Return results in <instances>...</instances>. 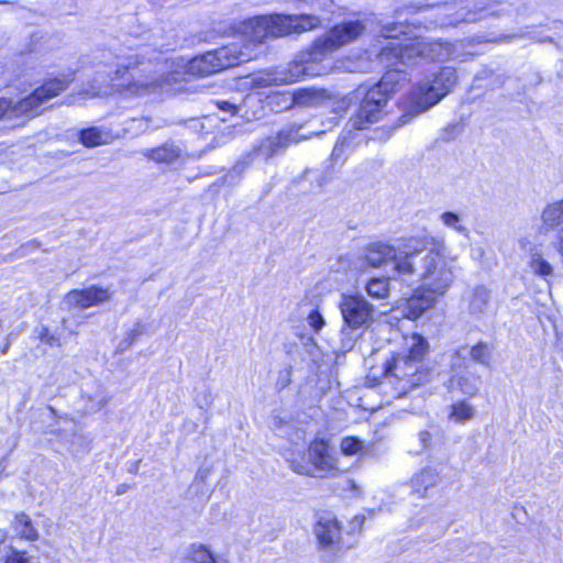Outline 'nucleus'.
<instances>
[{"mask_svg": "<svg viewBox=\"0 0 563 563\" xmlns=\"http://www.w3.org/2000/svg\"><path fill=\"white\" fill-rule=\"evenodd\" d=\"M432 246L427 249L428 240L416 239L413 250L407 253L398 264L404 282H420L422 287L438 297L443 296L454 280L452 267L443 255L444 243L431 239Z\"/></svg>", "mask_w": 563, "mask_h": 563, "instance_id": "obj_1", "label": "nucleus"}, {"mask_svg": "<svg viewBox=\"0 0 563 563\" xmlns=\"http://www.w3.org/2000/svg\"><path fill=\"white\" fill-rule=\"evenodd\" d=\"M404 351L395 353L384 365L380 389L390 398H400L429 380L430 373L422 361L428 342L419 334L405 339Z\"/></svg>", "mask_w": 563, "mask_h": 563, "instance_id": "obj_2", "label": "nucleus"}, {"mask_svg": "<svg viewBox=\"0 0 563 563\" xmlns=\"http://www.w3.org/2000/svg\"><path fill=\"white\" fill-rule=\"evenodd\" d=\"M457 75L452 67H442L432 77L420 81L406 98V112L400 117L402 124L412 117L423 113L439 103L455 86Z\"/></svg>", "mask_w": 563, "mask_h": 563, "instance_id": "obj_3", "label": "nucleus"}, {"mask_svg": "<svg viewBox=\"0 0 563 563\" xmlns=\"http://www.w3.org/2000/svg\"><path fill=\"white\" fill-rule=\"evenodd\" d=\"M320 19L312 14L301 15H258L249 19V47L251 43L263 44L267 38L286 36L291 33H301L317 27ZM249 51V60L256 58Z\"/></svg>", "mask_w": 563, "mask_h": 563, "instance_id": "obj_4", "label": "nucleus"}, {"mask_svg": "<svg viewBox=\"0 0 563 563\" xmlns=\"http://www.w3.org/2000/svg\"><path fill=\"white\" fill-rule=\"evenodd\" d=\"M400 80H405L404 69L387 70L380 81L367 90L357 112L349 120L347 126L354 131H361L379 121L385 113L390 95Z\"/></svg>", "mask_w": 563, "mask_h": 563, "instance_id": "obj_5", "label": "nucleus"}, {"mask_svg": "<svg viewBox=\"0 0 563 563\" xmlns=\"http://www.w3.org/2000/svg\"><path fill=\"white\" fill-rule=\"evenodd\" d=\"M453 54V45L448 42H416L402 46L396 42H389L382 48L380 59L386 60L393 69H402V67L416 65L418 57L430 59L432 62H443ZM406 71V69L404 68Z\"/></svg>", "mask_w": 563, "mask_h": 563, "instance_id": "obj_6", "label": "nucleus"}, {"mask_svg": "<svg viewBox=\"0 0 563 563\" xmlns=\"http://www.w3.org/2000/svg\"><path fill=\"white\" fill-rule=\"evenodd\" d=\"M286 462L292 472L309 477L324 478L340 471L329 443L322 439L313 440L307 452H291Z\"/></svg>", "mask_w": 563, "mask_h": 563, "instance_id": "obj_7", "label": "nucleus"}, {"mask_svg": "<svg viewBox=\"0 0 563 563\" xmlns=\"http://www.w3.org/2000/svg\"><path fill=\"white\" fill-rule=\"evenodd\" d=\"M73 80L71 74L56 78H49L25 98L13 102L12 100L0 99V119L16 118L20 115L34 117L42 112L43 106L52 98L64 91Z\"/></svg>", "mask_w": 563, "mask_h": 563, "instance_id": "obj_8", "label": "nucleus"}, {"mask_svg": "<svg viewBox=\"0 0 563 563\" xmlns=\"http://www.w3.org/2000/svg\"><path fill=\"white\" fill-rule=\"evenodd\" d=\"M141 64L137 55H117L115 62L109 66L115 68L111 81H118L114 86L123 92L131 95H146L154 92L157 89H164L165 81L163 79H135L131 70L135 69Z\"/></svg>", "mask_w": 563, "mask_h": 563, "instance_id": "obj_9", "label": "nucleus"}, {"mask_svg": "<svg viewBox=\"0 0 563 563\" xmlns=\"http://www.w3.org/2000/svg\"><path fill=\"white\" fill-rule=\"evenodd\" d=\"M364 30V24L357 20L336 24L312 43L310 56H312V58H323L325 55L357 40L363 34Z\"/></svg>", "mask_w": 563, "mask_h": 563, "instance_id": "obj_10", "label": "nucleus"}, {"mask_svg": "<svg viewBox=\"0 0 563 563\" xmlns=\"http://www.w3.org/2000/svg\"><path fill=\"white\" fill-rule=\"evenodd\" d=\"M241 52L234 46H224L191 58L187 64V73L192 76L206 77L241 63Z\"/></svg>", "mask_w": 563, "mask_h": 563, "instance_id": "obj_11", "label": "nucleus"}, {"mask_svg": "<svg viewBox=\"0 0 563 563\" xmlns=\"http://www.w3.org/2000/svg\"><path fill=\"white\" fill-rule=\"evenodd\" d=\"M416 239L411 238L398 246L390 245L384 242L371 243L364 251V260L372 267H380L384 264L391 262L394 264V272L400 277V269L398 264L404 261V257L409 255L413 250Z\"/></svg>", "mask_w": 563, "mask_h": 563, "instance_id": "obj_12", "label": "nucleus"}, {"mask_svg": "<svg viewBox=\"0 0 563 563\" xmlns=\"http://www.w3.org/2000/svg\"><path fill=\"white\" fill-rule=\"evenodd\" d=\"M338 307L351 329L367 328L373 321L374 306L360 294H342Z\"/></svg>", "mask_w": 563, "mask_h": 563, "instance_id": "obj_13", "label": "nucleus"}, {"mask_svg": "<svg viewBox=\"0 0 563 563\" xmlns=\"http://www.w3.org/2000/svg\"><path fill=\"white\" fill-rule=\"evenodd\" d=\"M303 137L299 135V129L291 126L289 129L282 130L275 136H268L260 142V144L253 147V151L249 153V157L268 159L276 154L282 153L289 144L298 143Z\"/></svg>", "mask_w": 563, "mask_h": 563, "instance_id": "obj_14", "label": "nucleus"}, {"mask_svg": "<svg viewBox=\"0 0 563 563\" xmlns=\"http://www.w3.org/2000/svg\"><path fill=\"white\" fill-rule=\"evenodd\" d=\"M323 58H312L310 56V48L303 53L299 59H295L288 64L286 68L277 69L278 79L282 84H291L305 77L319 76L322 74L321 69L317 68V63Z\"/></svg>", "mask_w": 563, "mask_h": 563, "instance_id": "obj_15", "label": "nucleus"}, {"mask_svg": "<svg viewBox=\"0 0 563 563\" xmlns=\"http://www.w3.org/2000/svg\"><path fill=\"white\" fill-rule=\"evenodd\" d=\"M328 98L327 91L323 89L305 88L299 89L292 93H279L269 99L274 102L276 99L283 100V108H291L294 106L300 107H317Z\"/></svg>", "mask_w": 563, "mask_h": 563, "instance_id": "obj_16", "label": "nucleus"}, {"mask_svg": "<svg viewBox=\"0 0 563 563\" xmlns=\"http://www.w3.org/2000/svg\"><path fill=\"white\" fill-rule=\"evenodd\" d=\"M110 298L109 289L91 286L81 290L69 291L65 297V302L69 308L87 309L108 301Z\"/></svg>", "mask_w": 563, "mask_h": 563, "instance_id": "obj_17", "label": "nucleus"}, {"mask_svg": "<svg viewBox=\"0 0 563 563\" xmlns=\"http://www.w3.org/2000/svg\"><path fill=\"white\" fill-rule=\"evenodd\" d=\"M314 534L321 549H333L341 540V527L334 516L325 514L317 521Z\"/></svg>", "mask_w": 563, "mask_h": 563, "instance_id": "obj_18", "label": "nucleus"}, {"mask_svg": "<svg viewBox=\"0 0 563 563\" xmlns=\"http://www.w3.org/2000/svg\"><path fill=\"white\" fill-rule=\"evenodd\" d=\"M440 472L437 468L431 466L421 468L410 479L412 495L420 498L424 497L428 489L434 487L440 482Z\"/></svg>", "mask_w": 563, "mask_h": 563, "instance_id": "obj_19", "label": "nucleus"}, {"mask_svg": "<svg viewBox=\"0 0 563 563\" xmlns=\"http://www.w3.org/2000/svg\"><path fill=\"white\" fill-rule=\"evenodd\" d=\"M438 296L421 286L408 299L407 309L410 319L419 318L424 311L432 308L438 300Z\"/></svg>", "mask_w": 563, "mask_h": 563, "instance_id": "obj_20", "label": "nucleus"}, {"mask_svg": "<svg viewBox=\"0 0 563 563\" xmlns=\"http://www.w3.org/2000/svg\"><path fill=\"white\" fill-rule=\"evenodd\" d=\"M143 154L154 162L169 164L181 156V148L174 142H166L158 147L146 150Z\"/></svg>", "mask_w": 563, "mask_h": 563, "instance_id": "obj_21", "label": "nucleus"}, {"mask_svg": "<svg viewBox=\"0 0 563 563\" xmlns=\"http://www.w3.org/2000/svg\"><path fill=\"white\" fill-rule=\"evenodd\" d=\"M481 383V377L470 369L453 374L451 378V384L457 386L463 394L468 396L478 391Z\"/></svg>", "mask_w": 563, "mask_h": 563, "instance_id": "obj_22", "label": "nucleus"}, {"mask_svg": "<svg viewBox=\"0 0 563 563\" xmlns=\"http://www.w3.org/2000/svg\"><path fill=\"white\" fill-rule=\"evenodd\" d=\"M494 351L495 345L486 341H479L472 346L467 345V353L470 354L471 362L481 364L485 367H492Z\"/></svg>", "mask_w": 563, "mask_h": 563, "instance_id": "obj_23", "label": "nucleus"}, {"mask_svg": "<svg viewBox=\"0 0 563 563\" xmlns=\"http://www.w3.org/2000/svg\"><path fill=\"white\" fill-rule=\"evenodd\" d=\"M529 257L528 265L536 275L544 279L553 275V267L543 257L542 251L539 246L533 245L529 249Z\"/></svg>", "mask_w": 563, "mask_h": 563, "instance_id": "obj_24", "label": "nucleus"}, {"mask_svg": "<svg viewBox=\"0 0 563 563\" xmlns=\"http://www.w3.org/2000/svg\"><path fill=\"white\" fill-rule=\"evenodd\" d=\"M490 292L485 286H476L468 299V311L473 316L484 314L488 310Z\"/></svg>", "mask_w": 563, "mask_h": 563, "instance_id": "obj_25", "label": "nucleus"}, {"mask_svg": "<svg viewBox=\"0 0 563 563\" xmlns=\"http://www.w3.org/2000/svg\"><path fill=\"white\" fill-rule=\"evenodd\" d=\"M542 224L548 229H555L563 223V200L545 206L541 213Z\"/></svg>", "mask_w": 563, "mask_h": 563, "instance_id": "obj_26", "label": "nucleus"}, {"mask_svg": "<svg viewBox=\"0 0 563 563\" xmlns=\"http://www.w3.org/2000/svg\"><path fill=\"white\" fill-rule=\"evenodd\" d=\"M355 139V132L354 130L345 129L341 136L338 139L331 154V159L334 163H338L340 161H344L345 156L349 152H351L353 147V142Z\"/></svg>", "mask_w": 563, "mask_h": 563, "instance_id": "obj_27", "label": "nucleus"}, {"mask_svg": "<svg viewBox=\"0 0 563 563\" xmlns=\"http://www.w3.org/2000/svg\"><path fill=\"white\" fill-rule=\"evenodd\" d=\"M280 85L277 70H264L249 74V88L258 89Z\"/></svg>", "mask_w": 563, "mask_h": 563, "instance_id": "obj_28", "label": "nucleus"}, {"mask_svg": "<svg viewBox=\"0 0 563 563\" xmlns=\"http://www.w3.org/2000/svg\"><path fill=\"white\" fill-rule=\"evenodd\" d=\"M13 529L21 538L26 540H36L38 533L33 527L32 521L24 512L18 514L13 521Z\"/></svg>", "mask_w": 563, "mask_h": 563, "instance_id": "obj_29", "label": "nucleus"}, {"mask_svg": "<svg viewBox=\"0 0 563 563\" xmlns=\"http://www.w3.org/2000/svg\"><path fill=\"white\" fill-rule=\"evenodd\" d=\"M470 354L467 353V345L456 347L450 354V368L453 374L467 371L470 367Z\"/></svg>", "mask_w": 563, "mask_h": 563, "instance_id": "obj_30", "label": "nucleus"}, {"mask_svg": "<svg viewBox=\"0 0 563 563\" xmlns=\"http://www.w3.org/2000/svg\"><path fill=\"white\" fill-rule=\"evenodd\" d=\"M108 134L96 126L79 132V141L87 147H96L107 143Z\"/></svg>", "mask_w": 563, "mask_h": 563, "instance_id": "obj_31", "label": "nucleus"}, {"mask_svg": "<svg viewBox=\"0 0 563 563\" xmlns=\"http://www.w3.org/2000/svg\"><path fill=\"white\" fill-rule=\"evenodd\" d=\"M358 329H351L346 325H343V328L340 331V342L338 347L335 349V353L345 354L353 350L357 339L358 334L356 333Z\"/></svg>", "mask_w": 563, "mask_h": 563, "instance_id": "obj_32", "label": "nucleus"}, {"mask_svg": "<svg viewBox=\"0 0 563 563\" xmlns=\"http://www.w3.org/2000/svg\"><path fill=\"white\" fill-rule=\"evenodd\" d=\"M366 291L373 298H386L389 294V279L385 277L369 279L366 284Z\"/></svg>", "mask_w": 563, "mask_h": 563, "instance_id": "obj_33", "label": "nucleus"}, {"mask_svg": "<svg viewBox=\"0 0 563 563\" xmlns=\"http://www.w3.org/2000/svg\"><path fill=\"white\" fill-rule=\"evenodd\" d=\"M440 218L446 228L454 230L463 236H468L470 231L466 225L463 224V220L460 214L453 211H445Z\"/></svg>", "mask_w": 563, "mask_h": 563, "instance_id": "obj_34", "label": "nucleus"}, {"mask_svg": "<svg viewBox=\"0 0 563 563\" xmlns=\"http://www.w3.org/2000/svg\"><path fill=\"white\" fill-rule=\"evenodd\" d=\"M82 397L87 398V404L85 407V411H87V412L99 411L110 400V396H108L103 390L98 391L93 396L92 395H82Z\"/></svg>", "mask_w": 563, "mask_h": 563, "instance_id": "obj_35", "label": "nucleus"}, {"mask_svg": "<svg viewBox=\"0 0 563 563\" xmlns=\"http://www.w3.org/2000/svg\"><path fill=\"white\" fill-rule=\"evenodd\" d=\"M473 416V407L465 401H459L452 406L451 417L457 422H464L471 419Z\"/></svg>", "mask_w": 563, "mask_h": 563, "instance_id": "obj_36", "label": "nucleus"}, {"mask_svg": "<svg viewBox=\"0 0 563 563\" xmlns=\"http://www.w3.org/2000/svg\"><path fill=\"white\" fill-rule=\"evenodd\" d=\"M362 449V442L354 437H346L341 441V451L345 455L356 454Z\"/></svg>", "mask_w": 563, "mask_h": 563, "instance_id": "obj_37", "label": "nucleus"}, {"mask_svg": "<svg viewBox=\"0 0 563 563\" xmlns=\"http://www.w3.org/2000/svg\"><path fill=\"white\" fill-rule=\"evenodd\" d=\"M307 322L316 333H318L325 324V320L318 309H312L309 312L307 316Z\"/></svg>", "mask_w": 563, "mask_h": 563, "instance_id": "obj_38", "label": "nucleus"}, {"mask_svg": "<svg viewBox=\"0 0 563 563\" xmlns=\"http://www.w3.org/2000/svg\"><path fill=\"white\" fill-rule=\"evenodd\" d=\"M38 339L41 342L49 345V346H60L62 342L58 336L52 334L46 327H42L38 332Z\"/></svg>", "mask_w": 563, "mask_h": 563, "instance_id": "obj_39", "label": "nucleus"}, {"mask_svg": "<svg viewBox=\"0 0 563 563\" xmlns=\"http://www.w3.org/2000/svg\"><path fill=\"white\" fill-rule=\"evenodd\" d=\"M4 563H34L25 551L11 550Z\"/></svg>", "mask_w": 563, "mask_h": 563, "instance_id": "obj_40", "label": "nucleus"}, {"mask_svg": "<svg viewBox=\"0 0 563 563\" xmlns=\"http://www.w3.org/2000/svg\"><path fill=\"white\" fill-rule=\"evenodd\" d=\"M143 331H144V325L142 323L137 322L133 327V329H131L128 332V334L125 336V339L128 340V345L134 344V342H136L137 339L142 335Z\"/></svg>", "mask_w": 563, "mask_h": 563, "instance_id": "obj_41", "label": "nucleus"}, {"mask_svg": "<svg viewBox=\"0 0 563 563\" xmlns=\"http://www.w3.org/2000/svg\"><path fill=\"white\" fill-rule=\"evenodd\" d=\"M401 29L402 26L387 25L383 29L382 34L386 38L396 40L398 38L399 34L404 33Z\"/></svg>", "mask_w": 563, "mask_h": 563, "instance_id": "obj_42", "label": "nucleus"}, {"mask_svg": "<svg viewBox=\"0 0 563 563\" xmlns=\"http://www.w3.org/2000/svg\"><path fill=\"white\" fill-rule=\"evenodd\" d=\"M418 439L420 442V449L417 450L416 453H420L429 448L430 442H431V434L429 431L422 430L418 433Z\"/></svg>", "mask_w": 563, "mask_h": 563, "instance_id": "obj_43", "label": "nucleus"}, {"mask_svg": "<svg viewBox=\"0 0 563 563\" xmlns=\"http://www.w3.org/2000/svg\"><path fill=\"white\" fill-rule=\"evenodd\" d=\"M280 92H275V93H271L266 97L265 99V103H266V107H269V109L272 111H276V112H280L283 110H286L287 108H283L282 104H283V100L282 99H276L274 102H269V99L276 95H279Z\"/></svg>", "mask_w": 563, "mask_h": 563, "instance_id": "obj_44", "label": "nucleus"}, {"mask_svg": "<svg viewBox=\"0 0 563 563\" xmlns=\"http://www.w3.org/2000/svg\"><path fill=\"white\" fill-rule=\"evenodd\" d=\"M551 245L563 257V228L558 231Z\"/></svg>", "mask_w": 563, "mask_h": 563, "instance_id": "obj_45", "label": "nucleus"}, {"mask_svg": "<svg viewBox=\"0 0 563 563\" xmlns=\"http://www.w3.org/2000/svg\"><path fill=\"white\" fill-rule=\"evenodd\" d=\"M290 383V369H284L279 373V377L277 380V386L280 388H285Z\"/></svg>", "mask_w": 563, "mask_h": 563, "instance_id": "obj_46", "label": "nucleus"}, {"mask_svg": "<svg viewBox=\"0 0 563 563\" xmlns=\"http://www.w3.org/2000/svg\"><path fill=\"white\" fill-rule=\"evenodd\" d=\"M220 108L223 109V110H230V111H233V112H235L238 110L235 104H232V103H230L228 101H223L220 104Z\"/></svg>", "mask_w": 563, "mask_h": 563, "instance_id": "obj_47", "label": "nucleus"}, {"mask_svg": "<svg viewBox=\"0 0 563 563\" xmlns=\"http://www.w3.org/2000/svg\"><path fill=\"white\" fill-rule=\"evenodd\" d=\"M130 486L126 484H121L117 488V495H123L129 490Z\"/></svg>", "mask_w": 563, "mask_h": 563, "instance_id": "obj_48", "label": "nucleus"}, {"mask_svg": "<svg viewBox=\"0 0 563 563\" xmlns=\"http://www.w3.org/2000/svg\"><path fill=\"white\" fill-rule=\"evenodd\" d=\"M130 346H131V345H128V340H126L125 338H124V339L120 342V344H119V349H120L121 351H124V350L129 349Z\"/></svg>", "mask_w": 563, "mask_h": 563, "instance_id": "obj_49", "label": "nucleus"}, {"mask_svg": "<svg viewBox=\"0 0 563 563\" xmlns=\"http://www.w3.org/2000/svg\"><path fill=\"white\" fill-rule=\"evenodd\" d=\"M253 100H256L257 102L261 101L258 93H249V102Z\"/></svg>", "mask_w": 563, "mask_h": 563, "instance_id": "obj_50", "label": "nucleus"}, {"mask_svg": "<svg viewBox=\"0 0 563 563\" xmlns=\"http://www.w3.org/2000/svg\"><path fill=\"white\" fill-rule=\"evenodd\" d=\"M273 423H274L275 427L282 428V419L279 417H277V416L274 417L273 418Z\"/></svg>", "mask_w": 563, "mask_h": 563, "instance_id": "obj_51", "label": "nucleus"}, {"mask_svg": "<svg viewBox=\"0 0 563 563\" xmlns=\"http://www.w3.org/2000/svg\"><path fill=\"white\" fill-rule=\"evenodd\" d=\"M7 533L3 530H0V543L4 541Z\"/></svg>", "mask_w": 563, "mask_h": 563, "instance_id": "obj_52", "label": "nucleus"}, {"mask_svg": "<svg viewBox=\"0 0 563 563\" xmlns=\"http://www.w3.org/2000/svg\"><path fill=\"white\" fill-rule=\"evenodd\" d=\"M244 166L241 165V164H238L235 167H234V172H239L241 173L243 170Z\"/></svg>", "mask_w": 563, "mask_h": 563, "instance_id": "obj_53", "label": "nucleus"}, {"mask_svg": "<svg viewBox=\"0 0 563 563\" xmlns=\"http://www.w3.org/2000/svg\"><path fill=\"white\" fill-rule=\"evenodd\" d=\"M8 349H9V343H7V344L3 346L2 351H1V352H2V354H5V353H7V351H8Z\"/></svg>", "mask_w": 563, "mask_h": 563, "instance_id": "obj_54", "label": "nucleus"}, {"mask_svg": "<svg viewBox=\"0 0 563 563\" xmlns=\"http://www.w3.org/2000/svg\"><path fill=\"white\" fill-rule=\"evenodd\" d=\"M48 410H49L53 415H56V410H55V408H54V407L49 406V407H48Z\"/></svg>", "mask_w": 563, "mask_h": 563, "instance_id": "obj_55", "label": "nucleus"}, {"mask_svg": "<svg viewBox=\"0 0 563 563\" xmlns=\"http://www.w3.org/2000/svg\"><path fill=\"white\" fill-rule=\"evenodd\" d=\"M203 476H205V475L202 474V471H201V470H199V472H198V474H197V477H200L201 479H203Z\"/></svg>", "mask_w": 563, "mask_h": 563, "instance_id": "obj_56", "label": "nucleus"}]
</instances>
